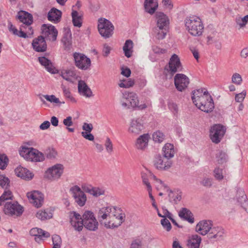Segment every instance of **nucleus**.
I'll return each mask as SVG.
<instances>
[{
    "label": "nucleus",
    "mask_w": 248,
    "mask_h": 248,
    "mask_svg": "<svg viewBox=\"0 0 248 248\" xmlns=\"http://www.w3.org/2000/svg\"><path fill=\"white\" fill-rule=\"evenodd\" d=\"M166 191L169 192V201L174 204H177L180 202L182 199L181 192L179 191H171L169 188L168 191L167 189H165Z\"/></svg>",
    "instance_id": "nucleus-36"
},
{
    "label": "nucleus",
    "mask_w": 248,
    "mask_h": 248,
    "mask_svg": "<svg viewBox=\"0 0 248 248\" xmlns=\"http://www.w3.org/2000/svg\"><path fill=\"white\" fill-rule=\"evenodd\" d=\"M27 196L30 202L36 207H40L44 202V196L42 193L38 191H33L28 192Z\"/></svg>",
    "instance_id": "nucleus-17"
},
{
    "label": "nucleus",
    "mask_w": 248,
    "mask_h": 248,
    "mask_svg": "<svg viewBox=\"0 0 248 248\" xmlns=\"http://www.w3.org/2000/svg\"><path fill=\"white\" fill-rule=\"evenodd\" d=\"M150 136L148 134H144L140 136L137 140L136 148L138 150H144L148 146Z\"/></svg>",
    "instance_id": "nucleus-26"
},
{
    "label": "nucleus",
    "mask_w": 248,
    "mask_h": 248,
    "mask_svg": "<svg viewBox=\"0 0 248 248\" xmlns=\"http://www.w3.org/2000/svg\"><path fill=\"white\" fill-rule=\"evenodd\" d=\"M71 39L69 38V37H63L62 39V42H63L65 49H70L71 46Z\"/></svg>",
    "instance_id": "nucleus-60"
},
{
    "label": "nucleus",
    "mask_w": 248,
    "mask_h": 248,
    "mask_svg": "<svg viewBox=\"0 0 248 248\" xmlns=\"http://www.w3.org/2000/svg\"><path fill=\"white\" fill-rule=\"evenodd\" d=\"M12 197V193L10 190L5 191L0 197V206H3L2 209L6 215L20 216L23 212V207L17 202L7 201Z\"/></svg>",
    "instance_id": "nucleus-2"
},
{
    "label": "nucleus",
    "mask_w": 248,
    "mask_h": 248,
    "mask_svg": "<svg viewBox=\"0 0 248 248\" xmlns=\"http://www.w3.org/2000/svg\"><path fill=\"white\" fill-rule=\"evenodd\" d=\"M223 170L222 169L217 167L214 170V176L215 178L218 180L221 181L223 179Z\"/></svg>",
    "instance_id": "nucleus-47"
},
{
    "label": "nucleus",
    "mask_w": 248,
    "mask_h": 248,
    "mask_svg": "<svg viewBox=\"0 0 248 248\" xmlns=\"http://www.w3.org/2000/svg\"><path fill=\"white\" fill-rule=\"evenodd\" d=\"M182 69L181 63L178 55L174 54L170 58L168 67L167 68L168 72L173 75L178 71Z\"/></svg>",
    "instance_id": "nucleus-14"
},
{
    "label": "nucleus",
    "mask_w": 248,
    "mask_h": 248,
    "mask_svg": "<svg viewBox=\"0 0 248 248\" xmlns=\"http://www.w3.org/2000/svg\"><path fill=\"white\" fill-rule=\"evenodd\" d=\"M209 94L207 90L204 89H199L192 92V96L191 97L193 103L195 105L202 98L206 97V95Z\"/></svg>",
    "instance_id": "nucleus-29"
},
{
    "label": "nucleus",
    "mask_w": 248,
    "mask_h": 248,
    "mask_svg": "<svg viewBox=\"0 0 248 248\" xmlns=\"http://www.w3.org/2000/svg\"><path fill=\"white\" fill-rule=\"evenodd\" d=\"M131 248H142V241L138 239L134 240L131 245Z\"/></svg>",
    "instance_id": "nucleus-62"
},
{
    "label": "nucleus",
    "mask_w": 248,
    "mask_h": 248,
    "mask_svg": "<svg viewBox=\"0 0 248 248\" xmlns=\"http://www.w3.org/2000/svg\"><path fill=\"white\" fill-rule=\"evenodd\" d=\"M208 237L209 239L216 238L217 239H220L224 234V230L220 227H212L210 229L208 232Z\"/></svg>",
    "instance_id": "nucleus-31"
},
{
    "label": "nucleus",
    "mask_w": 248,
    "mask_h": 248,
    "mask_svg": "<svg viewBox=\"0 0 248 248\" xmlns=\"http://www.w3.org/2000/svg\"><path fill=\"white\" fill-rule=\"evenodd\" d=\"M152 50L155 53L158 54H164L167 52L166 49L161 48L157 46H153L152 47Z\"/></svg>",
    "instance_id": "nucleus-64"
},
{
    "label": "nucleus",
    "mask_w": 248,
    "mask_h": 248,
    "mask_svg": "<svg viewBox=\"0 0 248 248\" xmlns=\"http://www.w3.org/2000/svg\"><path fill=\"white\" fill-rule=\"evenodd\" d=\"M235 21L237 24L241 28L245 27L247 23L246 16L242 18L237 17H236Z\"/></svg>",
    "instance_id": "nucleus-55"
},
{
    "label": "nucleus",
    "mask_w": 248,
    "mask_h": 248,
    "mask_svg": "<svg viewBox=\"0 0 248 248\" xmlns=\"http://www.w3.org/2000/svg\"><path fill=\"white\" fill-rule=\"evenodd\" d=\"M44 97L48 101L55 103L57 104H61V102L58 98H57L54 95H44Z\"/></svg>",
    "instance_id": "nucleus-51"
},
{
    "label": "nucleus",
    "mask_w": 248,
    "mask_h": 248,
    "mask_svg": "<svg viewBox=\"0 0 248 248\" xmlns=\"http://www.w3.org/2000/svg\"><path fill=\"white\" fill-rule=\"evenodd\" d=\"M15 173L16 175L23 179L30 180L33 177L32 173L26 168L19 166L15 169Z\"/></svg>",
    "instance_id": "nucleus-27"
},
{
    "label": "nucleus",
    "mask_w": 248,
    "mask_h": 248,
    "mask_svg": "<svg viewBox=\"0 0 248 248\" xmlns=\"http://www.w3.org/2000/svg\"><path fill=\"white\" fill-rule=\"evenodd\" d=\"M72 22L74 26L80 27L82 25V16L78 13L73 10L71 14Z\"/></svg>",
    "instance_id": "nucleus-39"
},
{
    "label": "nucleus",
    "mask_w": 248,
    "mask_h": 248,
    "mask_svg": "<svg viewBox=\"0 0 248 248\" xmlns=\"http://www.w3.org/2000/svg\"><path fill=\"white\" fill-rule=\"evenodd\" d=\"M75 202L79 206H83L87 201L86 195L81 188L78 186H72L70 189Z\"/></svg>",
    "instance_id": "nucleus-10"
},
{
    "label": "nucleus",
    "mask_w": 248,
    "mask_h": 248,
    "mask_svg": "<svg viewBox=\"0 0 248 248\" xmlns=\"http://www.w3.org/2000/svg\"><path fill=\"white\" fill-rule=\"evenodd\" d=\"M246 95V92H242L241 93L236 94L235 95V99L237 102L242 103L244 100Z\"/></svg>",
    "instance_id": "nucleus-61"
},
{
    "label": "nucleus",
    "mask_w": 248,
    "mask_h": 248,
    "mask_svg": "<svg viewBox=\"0 0 248 248\" xmlns=\"http://www.w3.org/2000/svg\"><path fill=\"white\" fill-rule=\"evenodd\" d=\"M134 84V81L133 80H132L131 79H127L121 81V82L119 84V86L121 88H128L132 87Z\"/></svg>",
    "instance_id": "nucleus-48"
},
{
    "label": "nucleus",
    "mask_w": 248,
    "mask_h": 248,
    "mask_svg": "<svg viewBox=\"0 0 248 248\" xmlns=\"http://www.w3.org/2000/svg\"><path fill=\"white\" fill-rule=\"evenodd\" d=\"M236 197L237 201L241 204L242 207L248 213V201L244 190L242 188H238Z\"/></svg>",
    "instance_id": "nucleus-25"
},
{
    "label": "nucleus",
    "mask_w": 248,
    "mask_h": 248,
    "mask_svg": "<svg viewBox=\"0 0 248 248\" xmlns=\"http://www.w3.org/2000/svg\"><path fill=\"white\" fill-rule=\"evenodd\" d=\"M189 83V79L183 74H177L174 77V84L176 88L180 92L186 89Z\"/></svg>",
    "instance_id": "nucleus-16"
},
{
    "label": "nucleus",
    "mask_w": 248,
    "mask_h": 248,
    "mask_svg": "<svg viewBox=\"0 0 248 248\" xmlns=\"http://www.w3.org/2000/svg\"><path fill=\"white\" fill-rule=\"evenodd\" d=\"M232 81L236 85H240L242 81L241 75L237 73L233 74L232 77Z\"/></svg>",
    "instance_id": "nucleus-52"
},
{
    "label": "nucleus",
    "mask_w": 248,
    "mask_h": 248,
    "mask_svg": "<svg viewBox=\"0 0 248 248\" xmlns=\"http://www.w3.org/2000/svg\"><path fill=\"white\" fill-rule=\"evenodd\" d=\"M14 35H17L18 37H22L24 38H26L28 37V36L27 35V33L24 28V26H20V31H18L17 30V32H16V33Z\"/></svg>",
    "instance_id": "nucleus-59"
},
{
    "label": "nucleus",
    "mask_w": 248,
    "mask_h": 248,
    "mask_svg": "<svg viewBox=\"0 0 248 248\" xmlns=\"http://www.w3.org/2000/svg\"><path fill=\"white\" fill-rule=\"evenodd\" d=\"M155 167L159 170H166L172 165V161L160 155H157L154 161Z\"/></svg>",
    "instance_id": "nucleus-15"
},
{
    "label": "nucleus",
    "mask_w": 248,
    "mask_h": 248,
    "mask_svg": "<svg viewBox=\"0 0 248 248\" xmlns=\"http://www.w3.org/2000/svg\"><path fill=\"white\" fill-rule=\"evenodd\" d=\"M82 129L85 131V132L91 133L93 129V126L92 124L84 123L82 125Z\"/></svg>",
    "instance_id": "nucleus-63"
},
{
    "label": "nucleus",
    "mask_w": 248,
    "mask_h": 248,
    "mask_svg": "<svg viewBox=\"0 0 248 248\" xmlns=\"http://www.w3.org/2000/svg\"><path fill=\"white\" fill-rule=\"evenodd\" d=\"M202 238L197 234H193L187 241V246L189 248H199Z\"/></svg>",
    "instance_id": "nucleus-35"
},
{
    "label": "nucleus",
    "mask_w": 248,
    "mask_h": 248,
    "mask_svg": "<svg viewBox=\"0 0 248 248\" xmlns=\"http://www.w3.org/2000/svg\"><path fill=\"white\" fill-rule=\"evenodd\" d=\"M164 134L160 131H156L153 134V140L158 143L162 142L165 139Z\"/></svg>",
    "instance_id": "nucleus-44"
},
{
    "label": "nucleus",
    "mask_w": 248,
    "mask_h": 248,
    "mask_svg": "<svg viewBox=\"0 0 248 248\" xmlns=\"http://www.w3.org/2000/svg\"><path fill=\"white\" fill-rule=\"evenodd\" d=\"M133 43L131 40H127L125 41L123 46V50L125 56L130 58L132 56L133 52Z\"/></svg>",
    "instance_id": "nucleus-38"
},
{
    "label": "nucleus",
    "mask_w": 248,
    "mask_h": 248,
    "mask_svg": "<svg viewBox=\"0 0 248 248\" xmlns=\"http://www.w3.org/2000/svg\"><path fill=\"white\" fill-rule=\"evenodd\" d=\"M125 98L129 102L130 106L132 108L138 110H142L147 107L145 104L139 105V100L138 99V95L132 92L128 93Z\"/></svg>",
    "instance_id": "nucleus-19"
},
{
    "label": "nucleus",
    "mask_w": 248,
    "mask_h": 248,
    "mask_svg": "<svg viewBox=\"0 0 248 248\" xmlns=\"http://www.w3.org/2000/svg\"><path fill=\"white\" fill-rule=\"evenodd\" d=\"M63 167L62 164H57L47 170L45 177L51 180L59 179L63 173Z\"/></svg>",
    "instance_id": "nucleus-12"
},
{
    "label": "nucleus",
    "mask_w": 248,
    "mask_h": 248,
    "mask_svg": "<svg viewBox=\"0 0 248 248\" xmlns=\"http://www.w3.org/2000/svg\"><path fill=\"white\" fill-rule=\"evenodd\" d=\"M91 192H92L91 195L95 197H98L104 194V190L96 187H93Z\"/></svg>",
    "instance_id": "nucleus-56"
},
{
    "label": "nucleus",
    "mask_w": 248,
    "mask_h": 248,
    "mask_svg": "<svg viewBox=\"0 0 248 248\" xmlns=\"http://www.w3.org/2000/svg\"><path fill=\"white\" fill-rule=\"evenodd\" d=\"M201 184L204 186L209 187L212 185V179L210 178L204 177L201 181Z\"/></svg>",
    "instance_id": "nucleus-57"
},
{
    "label": "nucleus",
    "mask_w": 248,
    "mask_h": 248,
    "mask_svg": "<svg viewBox=\"0 0 248 248\" xmlns=\"http://www.w3.org/2000/svg\"><path fill=\"white\" fill-rule=\"evenodd\" d=\"M70 223L74 229L80 232L83 229L82 216L75 211L71 212L69 214Z\"/></svg>",
    "instance_id": "nucleus-18"
},
{
    "label": "nucleus",
    "mask_w": 248,
    "mask_h": 248,
    "mask_svg": "<svg viewBox=\"0 0 248 248\" xmlns=\"http://www.w3.org/2000/svg\"><path fill=\"white\" fill-rule=\"evenodd\" d=\"M97 217L107 228L118 227L124 221L125 215L121 210L115 207H103L99 209Z\"/></svg>",
    "instance_id": "nucleus-1"
},
{
    "label": "nucleus",
    "mask_w": 248,
    "mask_h": 248,
    "mask_svg": "<svg viewBox=\"0 0 248 248\" xmlns=\"http://www.w3.org/2000/svg\"><path fill=\"white\" fill-rule=\"evenodd\" d=\"M53 247V248H60L62 240L61 238L58 235H54L52 237Z\"/></svg>",
    "instance_id": "nucleus-49"
},
{
    "label": "nucleus",
    "mask_w": 248,
    "mask_h": 248,
    "mask_svg": "<svg viewBox=\"0 0 248 248\" xmlns=\"http://www.w3.org/2000/svg\"><path fill=\"white\" fill-rule=\"evenodd\" d=\"M9 179L7 177L4 175H0V186L2 187L5 186L6 190L5 191L8 190L7 188V186H9Z\"/></svg>",
    "instance_id": "nucleus-50"
},
{
    "label": "nucleus",
    "mask_w": 248,
    "mask_h": 248,
    "mask_svg": "<svg viewBox=\"0 0 248 248\" xmlns=\"http://www.w3.org/2000/svg\"><path fill=\"white\" fill-rule=\"evenodd\" d=\"M32 46L33 48L37 52H44L47 48L46 43L43 36H38L33 39Z\"/></svg>",
    "instance_id": "nucleus-22"
},
{
    "label": "nucleus",
    "mask_w": 248,
    "mask_h": 248,
    "mask_svg": "<svg viewBox=\"0 0 248 248\" xmlns=\"http://www.w3.org/2000/svg\"><path fill=\"white\" fill-rule=\"evenodd\" d=\"M45 155L47 159H54L57 156V152L53 148L48 147L46 149L44 152Z\"/></svg>",
    "instance_id": "nucleus-42"
},
{
    "label": "nucleus",
    "mask_w": 248,
    "mask_h": 248,
    "mask_svg": "<svg viewBox=\"0 0 248 248\" xmlns=\"http://www.w3.org/2000/svg\"><path fill=\"white\" fill-rule=\"evenodd\" d=\"M63 124L64 125L67 126V129L69 132H74V129L73 128L69 127L72 126L73 124L72 121V118L71 116L67 117L65 119L63 120Z\"/></svg>",
    "instance_id": "nucleus-46"
},
{
    "label": "nucleus",
    "mask_w": 248,
    "mask_h": 248,
    "mask_svg": "<svg viewBox=\"0 0 248 248\" xmlns=\"http://www.w3.org/2000/svg\"><path fill=\"white\" fill-rule=\"evenodd\" d=\"M178 214L181 218L187 221L190 223H193L194 221L192 212L186 208H182L179 212Z\"/></svg>",
    "instance_id": "nucleus-32"
},
{
    "label": "nucleus",
    "mask_w": 248,
    "mask_h": 248,
    "mask_svg": "<svg viewBox=\"0 0 248 248\" xmlns=\"http://www.w3.org/2000/svg\"><path fill=\"white\" fill-rule=\"evenodd\" d=\"M61 17V11L55 8H52L47 15L48 20L50 21H53L55 23L59 22Z\"/></svg>",
    "instance_id": "nucleus-33"
},
{
    "label": "nucleus",
    "mask_w": 248,
    "mask_h": 248,
    "mask_svg": "<svg viewBox=\"0 0 248 248\" xmlns=\"http://www.w3.org/2000/svg\"><path fill=\"white\" fill-rule=\"evenodd\" d=\"M105 146L107 152L111 154L113 151V144L110 140V139L107 137L105 143Z\"/></svg>",
    "instance_id": "nucleus-54"
},
{
    "label": "nucleus",
    "mask_w": 248,
    "mask_h": 248,
    "mask_svg": "<svg viewBox=\"0 0 248 248\" xmlns=\"http://www.w3.org/2000/svg\"><path fill=\"white\" fill-rule=\"evenodd\" d=\"M185 25L188 32L193 36L202 35L204 26L201 19L197 16H191L186 18Z\"/></svg>",
    "instance_id": "nucleus-3"
},
{
    "label": "nucleus",
    "mask_w": 248,
    "mask_h": 248,
    "mask_svg": "<svg viewBox=\"0 0 248 248\" xmlns=\"http://www.w3.org/2000/svg\"><path fill=\"white\" fill-rule=\"evenodd\" d=\"M38 60L40 64L45 66L48 72L54 73V69L52 65V63L50 60L45 57H40L38 58Z\"/></svg>",
    "instance_id": "nucleus-37"
},
{
    "label": "nucleus",
    "mask_w": 248,
    "mask_h": 248,
    "mask_svg": "<svg viewBox=\"0 0 248 248\" xmlns=\"http://www.w3.org/2000/svg\"><path fill=\"white\" fill-rule=\"evenodd\" d=\"M9 159L5 154H0V169L3 170L7 166Z\"/></svg>",
    "instance_id": "nucleus-43"
},
{
    "label": "nucleus",
    "mask_w": 248,
    "mask_h": 248,
    "mask_svg": "<svg viewBox=\"0 0 248 248\" xmlns=\"http://www.w3.org/2000/svg\"><path fill=\"white\" fill-rule=\"evenodd\" d=\"M83 227L91 231H95L98 227L97 221L93 213L90 211H86L82 215Z\"/></svg>",
    "instance_id": "nucleus-6"
},
{
    "label": "nucleus",
    "mask_w": 248,
    "mask_h": 248,
    "mask_svg": "<svg viewBox=\"0 0 248 248\" xmlns=\"http://www.w3.org/2000/svg\"><path fill=\"white\" fill-rule=\"evenodd\" d=\"M141 178L143 184L147 187V189L150 190L151 188H152V186L148 181L147 174L145 173H142L141 175Z\"/></svg>",
    "instance_id": "nucleus-58"
},
{
    "label": "nucleus",
    "mask_w": 248,
    "mask_h": 248,
    "mask_svg": "<svg viewBox=\"0 0 248 248\" xmlns=\"http://www.w3.org/2000/svg\"><path fill=\"white\" fill-rule=\"evenodd\" d=\"M98 22V30L100 35L105 38L111 36L114 29L111 22L104 18H100Z\"/></svg>",
    "instance_id": "nucleus-5"
},
{
    "label": "nucleus",
    "mask_w": 248,
    "mask_h": 248,
    "mask_svg": "<svg viewBox=\"0 0 248 248\" xmlns=\"http://www.w3.org/2000/svg\"><path fill=\"white\" fill-rule=\"evenodd\" d=\"M78 91L80 94L86 97L89 98L93 96V93L91 89L84 81L80 80L78 82Z\"/></svg>",
    "instance_id": "nucleus-28"
},
{
    "label": "nucleus",
    "mask_w": 248,
    "mask_h": 248,
    "mask_svg": "<svg viewBox=\"0 0 248 248\" xmlns=\"http://www.w3.org/2000/svg\"><path fill=\"white\" fill-rule=\"evenodd\" d=\"M144 6L146 11L152 15L158 7V3L156 0H145Z\"/></svg>",
    "instance_id": "nucleus-34"
},
{
    "label": "nucleus",
    "mask_w": 248,
    "mask_h": 248,
    "mask_svg": "<svg viewBox=\"0 0 248 248\" xmlns=\"http://www.w3.org/2000/svg\"><path fill=\"white\" fill-rule=\"evenodd\" d=\"M161 224L163 228L167 232L170 231L171 225L170 221L166 218H163L161 220Z\"/></svg>",
    "instance_id": "nucleus-53"
},
{
    "label": "nucleus",
    "mask_w": 248,
    "mask_h": 248,
    "mask_svg": "<svg viewBox=\"0 0 248 248\" xmlns=\"http://www.w3.org/2000/svg\"><path fill=\"white\" fill-rule=\"evenodd\" d=\"M36 217L42 220H44L51 218L52 217V214L47 210H40L36 213Z\"/></svg>",
    "instance_id": "nucleus-41"
},
{
    "label": "nucleus",
    "mask_w": 248,
    "mask_h": 248,
    "mask_svg": "<svg viewBox=\"0 0 248 248\" xmlns=\"http://www.w3.org/2000/svg\"><path fill=\"white\" fill-rule=\"evenodd\" d=\"M226 130L225 127L220 124H215L212 126L210 130V138L212 141L216 144L219 143L225 133Z\"/></svg>",
    "instance_id": "nucleus-8"
},
{
    "label": "nucleus",
    "mask_w": 248,
    "mask_h": 248,
    "mask_svg": "<svg viewBox=\"0 0 248 248\" xmlns=\"http://www.w3.org/2000/svg\"><path fill=\"white\" fill-rule=\"evenodd\" d=\"M143 127L141 119L139 118L134 119L130 123V126L128 131L131 133L137 135L141 132Z\"/></svg>",
    "instance_id": "nucleus-24"
},
{
    "label": "nucleus",
    "mask_w": 248,
    "mask_h": 248,
    "mask_svg": "<svg viewBox=\"0 0 248 248\" xmlns=\"http://www.w3.org/2000/svg\"><path fill=\"white\" fill-rule=\"evenodd\" d=\"M213 226L212 221L210 220H203L200 221L196 226V231L202 235L208 233L211 227Z\"/></svg>",
    "instance_id": "nucleus-20"
},
{
    "label": "nucleus",
    "mask_w": 248,
    "mask_h": 248,
    "mask_svg": "<svg viewBox=\"0 0 248 248\" xmlns=\"http://www.w3.org/2000/svg\"><path fill=\"white\" fill-rule=\"evenodd\" d=\"M76 66L79 69L87 70L91 65L90 59L85 55L75 52L73 54Z\"/></svg>",
    "instance_id": "nucleus-11"
},
{
    "label": "nucleus",
    "mask_w": 248,
    "mask_h": 248,
    "mask_svg": "<svg viewBox=\"0 0 248 248\" xmlns=\"http://www.w3.org/2000/svg\"><path fill=\"white\" fill-rule=\"evenodd\" d=\"M163 156L170 160L172 158L175 154L174 146L170 143H166L162 149Z\"/></svg>",
    "instance_id": "nucleus-30"
},
{
    "label": "nucleus",
    "mask_w": 248,
    "mask_h": 248,
    "mask_svg": "<svg viewBox=\"0 0 248 248\" xmlns=\"http://www.w3.org/2000/svg\"><path fill=\"white\" fill-rule=\"evenodd\" d=\"M195 106L202 111L209 112L214 108V103L211 96L208 94L206 97L202 98Z\"/></svg>",
    "instance_id": "nucleus-9"
},
{
    "label": "nucleus",
    "mask_w": 248,
    "mask_h": 248,
    "mask_svg": "<svg viewBox=\"0 0 248 248\" xmlns=\"http://www.w3.org/2000/svg\"><path fill=\"white\" fill-rule=\"evenodd\" d=\"M42 34L44 38L51 41H55L57 39L58 31L55 27L51 24H43L42 26Z\"/></svg>",
    "instance_id": "nucleus-13"
},
{
    "label": "nucleus",
    "mask_w": 248,
    "mask_h": 248,
    "mask_svg": "<svg viewBox=\"0 0 248 248\" xmlns=\"http://www.w3.org/2000/svg\"><path fill=\"white\" fill-rule=\"evenodd\" d=\"M17 18L22 23L20 26H29L33 22V17L32 15L24 11H21L17 13Z\"/></svg>",
    "instance_id": "nucleus-23"
},
{
    "label": "nucleus",
    "mask_w": 248,
    "mask_h": 248,
    "mask_svg": "<svg viewBox=\"0 0 248 248\" xmlns=\"http://www.w3.org/2000/svg\"><path fill=\"white\" fill-rule=\"evenodd\" d=\"M30 233L31 235L35 236V240L38 243L45 238L49 237L50 235L48 232L38 228L31 229L30 231Z\"/></svg>",
    "instance_id": "nucleus-21"
},
{
    "label": "nucleus",
    "mask_w": 248,
    "mask_h": 248,
    "mask_svg": "<svg viewBox=\"0 0 248 248\" xmlns=\"http://www.w3.org/2000/svg\"><path fill=\"white\" fill-rule=\"evenodd\" d=\"M19 154L27 160L33 162H41L45 160L44 155L33 148L23 146L19 150Z\"/></svg>",
    "instance_id": "nucleus-4"
},
{
    "label": "nucleus",
    "mask_w": 248,
    "mask_h": 248,
    "mask_svg": "<svg viewBox=\"0 0 248 248\" xmlns=\"http://www.w3.org/2000/svg\"><path fill=\"white\" fill-rule=\"evenodd\" d=\"M62 78L67 81H71L72 78L76 76V72L72 69L63 70L61 72Z\"/></svg>",
    "instance_id": "nucleus-40"
},
{
    "label": "nucleus",
    "mask_w": 248,
    "mask_h": 248,
    "mask_svg": "<svg viewBox=\"0 0 248 248\" xmlns=\"http://www.w3.org/2000/svg\"><path fill=\"white\" fill-rule=\"evenodd\" d=\"M227 155L222 151H219L216 155V158L218 164H222L226 162Z\"/></svg>",
    "instance_id": "nucleus-45"
},
{
    "label": "nucleus",
    "mask_w": 248,
    "mask_h": 248,
    "mask_svg": "<svg viewBox=\"0 0 248 248\" xmlns=\"http://www.w3.org/2000/svg\"><path fill=\"white\" fill-rule=\"evenodd\" d=\"M155 16L157 20V26L160 30H162L161 32L158 33V38L162 39L165 38L167 34L166 28L169 23V20L167 16L160 12H156Z\"/></svg>",
    "instance_id": "nucleus-7"
}]
</instances>
